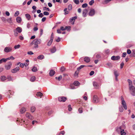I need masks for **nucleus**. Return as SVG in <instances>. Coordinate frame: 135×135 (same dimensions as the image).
<instances>
[{"instance_id": "obj_36", "label": "nucleus", "mask_w": 135, "mask_h": 135, "mask_svg": "<svg viewBox=\"0 0 135 135\" xmlns=\"http://www.w3.org/2000/svg\"><path fill=\"white\" fill-rule=\"evenodd\" d=\"M7 60H10V59L14 60L15 59V58L13 56H11L10 57L6 58Z\"/></svg>"}, {"instance_id": "obj_30", "label": "nucleus", "mask_w": 135, "mask_h": 135, "mask_svg": "<svg viewBox=\"0 0 135 135\" xmlns=\"http://www.w3.org/2000/svg\"><path fill=\"white\" fill-rule=\"evenodd\" d=\"M77 18V17H72L71 18H70V22H72V21L73 20L74 21L75 20H76Z\"/></svg>"}, {"instance_id": "obj_19", "label": "nucleus", "mask_w": 135, "mask_h": 135, "mask_svg": "<svg viewBox=\"0 0 135 135\" xmlns=\"http://www.w3.org/2000/svg\"><path fill=\"white\" fill-rule=\"evenodd\" d=\"M55 73V71L53 70H51L50 71L49 75L50 76H52L54 75Z\"/></svg>"}, {"instance_id": "obj_12", "label": "nucleus", "mask_w": 135, "mask_h": 135, "mask_svg": "<svg viewBox=\"0 0 135 135\" xmlns=\"http://www.w3.org/2000/svg\"><path fill=\"white\" fill-rule=\"evenodd\" d=\"M12 66V63L11 62H9L7 65H5V68L7 70L9 69Z\"/></svg>"}, {"instance_id": "obj_33", "label": "nucleus", "mask_w": 135, "mask_h": 135, "mask_svg": "<svg viewBox=\"0 0 135 135\" xmlns=\"http://www.w3.org/2000/svg\"><path fill=\"white\" fill-rule=\"evenodd\" d=\"M19 14V12L18 11H17L15 13L14 15V16L15 17L17 16H18Z\"/></svg>"}, {"instance_id": "obj_49", "label": "nucleus", "mask_w": 135, "mask_h": 135, "mask_svg": "<svg viewBox=\"0 0 135 135\" xmlns=\"http://www.w3.org/2000/svg\"><path fill=\"white\" fill-rule=\"evenodd\" d=\"M7 79L8 81H11L12 80V78L10 76H8L7 77Z\"/></svg>"}, {"instance_id": "obj_21", "label": "nucleus", "mask_w": 135, "mask_h": 135, "mask_svg": "<svg viewBox=\"0 0 135 135\" xmlns=\"http://www.w3.org/2000/svg\"><path fill=\"white\" fill-rule=\"evenodd\" d=\"M25 15L27 20H29L31 18L30 15L28 14H25Z\"/></svg>"}, {"instance_id": "obj_56", "label": "nucleus", "mask_w": 135, "mask_h": 135, "mask_svg": "<svg viewBox=\"0 0 135 135\" xmlns=\"http://www.w3.org/2000/svg\"><path fill=\"white\" fill-rule=\"evenodd\" d=\"M131 50L129 49H128L127 51V52L128 54H130L131 53Z\"/></svg>"}, {"instance_id": "obj_51", "label": "nucleus", "mask_w": 135, "mask_h": 135, "mask_svg": "<svg viewBox=\"0 0 135 135\" xmlns=\"http://www.w3.org/2000/svg\"><path fill=\"white\" fill-rule=\"evenodd\" d=\"M43 13H40L39 15H38L39 17L42 18L43 16Z\"/></svg>"}, {"instance_id": "obj_15", "label": "nucleus", "mask_w": 135, "mask_h": 135, "mask_svg": "<svg viewBox=\"0 0 135 135\" xmlns=\"http://www.w3.org/2000/svg\"><path fill=\"white\" fill-rule=\"evenodd\" d=\"M26 117L28 119H32V117L29 113H27L26 114Z\"/></svg>"}, {"instance_id": "obj_23", "label": "nucleus", "mask_w": 135, "mask_h": 135, "mask_svg": "<svg viewBox=\"0 0 135 135\" xmlns=\"http://www.w3.org/2000/svg\"><path fill=\"white\" fill-rule=\"evenodd\" d=\"M26 109L24 108H22L20 110V112L21 113H23L26 111Z\"/></svg>"}, {"instance_id": "obj_5", "label": "nucleus", "mask_w": 135, "mask_h": 135, "mask_svg": "<svg viewBox=\"0 0 135 135\" xmlns=\"http://www.w3.org/2000/svg\"><path fill=\"white\" fill-rule=\"evenodd\" d=\"M79 83L78 81H75L73 83V84H71V85L70 87L72 89H75V87L73 86L74 85H75V86H77L79 85Z\"/></svg>"}, {"instance_id": "obj_14", "label": "nucleus", "mask_w": 135, "mask_h": 135, "mask_svg": "<svg viewBox=\"0 0 135 135\" xmlns=\"http://www.w3.org/2000/svg\"><path fill=\"white\" fill-rule=\"evenodd\" d=\"M95 13L94 10L93 9H90L89 14L90 16H92L94 15Z\"/></svg>"}, {"instance_id": "obj_42", "label": "nucleus", "mask_w": 135, "mask_h": 135, "mask_svg": "<svg viewBox=\"0 0 135 135\" xmlns=\"http://www.w3.org/2000/svg\"><path fill=\"white\" fill-rule=\"evenodd\" d=\"M72 8V5L71 4H70L69 5L68 7V9L69 10H71Z\"/></svg>"}, {"instance_id": "obj_18", "label": "nucleus", "mask_w": 135, "mask_h": 135, "mask_svg": "<svg viewBox=\"0 0 135 135\" xmlns=\"http://www.w3.org/2000/svg\"><path fill=\"white\" fill-rule=\"evenodd\" d=\"M16 30L19 33H21L22 31V28L20 27H18L16 28Z\"/></svg>"}, {"instance_id": "obj_25", "label": "nucleus", "mask_w": 135, "mask_h": 135, "mask_svg": "<svg viewBox=\"0 0 135 135\" xmlns=\"http://www.w3.org/2000/svg\"><path fill=\"white\" fill-rule=\"evenodd\" d=\"M36 79V77L35 76H32L30 79V81L32 82H33Z\"/></svg>"}, {"instance_id": "obj_9", "label": "nucleus", "mask_w": 135, "mask_h": 135, "mask_svg": "<svg viewBox=\"0 0 135 135\" xmlns=\"http://www.w3.org/2000/svg\"><path fill=\"white\" fill-rule=\"evenodd\" d=\"M12 48L11 47H6L4 49V51L7 52L11 51L12 50Z\"/></svg>"}, {"instance_id": "obj_17", "label": "nucleus", "mask_w": 135, "mask_h": 135, "mask_svg": "<svg viewBox=\"0 0 135 135\" xmlns=\"http://www.w3.org/2000/svg\"><path fill=\"white\" fill-rule=\"evenodd\" d=\"M43 94L41 93L40 92H38L36 94V96L37 97H36L37 98H38V97H40V98H41V97L42 96Z\"/></svg>"}, {"instance_id": "obj_50", "label": "nucleus", "mask_w": 135, "mask_h": 135, "mask_svg": "<svg viewBox=\"0 0 135 135\" xmlns=\"http://www.w3.org/2000/svg\"><path fill=\"white\" fill-rule=\"evenodd\" d=\"M65 70V68L64 67H62L60 69V70L62 71H63Z\"/></svg>"}, {"instance_id": "obj_2", "label": "nucleus", "mask_w": 135, "mask_h": 135, "mask_svg": "<svg viewBox=\"0 0 135 135\" xmlns=\"http://www.w3.org/2000/svg\"><path fill=\"white\" fill-rule=\"evenodd\" d=\"M41 40L40 39L36 38L34 40L33 42L34 44V47L35 48H37L38 47V45L41 44Z\"/></svg>"}, {"instance_id": "obj_52", "label": "nucleus", "mask_w": 135, "mask_h": 135, "mask_svg": "<svg viewBox=\"0 0 135 135\" xmlns=\"http://www.w3.org/2000/svg\"><path fill=\"white\" fill-rule=\"evenodd\" d=\"M94 71H91L90 72L89 75L91 76L92 75L94 74Z\"/></svg>"}, {"instance_id": "obj_46", "label": "nucleus", "mask_w": 135, "mask_h": 135, "mask_svg": "<svg viewBox=\"0 0 135 135\" xmlns=\"http://www.w3.org/2000/svg\"><path fill=\"white\" fill-rule=\"evenodd\" d=\"M94 1L93 0H92L89 2V4L90 5H92L94 3Z\"/></svg>"}, {"instance_id": "obj_6", "label": "nucleus", "mask_w": 135, "mask_h": 135, "mask_svg": "<svg viewBox=\"0 0 135 135\" xmlns=\"http://www.w3.org/2000/svg\"><path fill=\"white\" fill-rule=\"evenodd\" d=\"M93 86L96 88H99L101 85L100 83H98L96 82H94L93 83Z\"/></svg>"}, {"instance_id": "obj_16", "label": "nucleus", "mask_w": 135, "mask_h": 135, "mask_svg": "<svg viewBox=\"0 0 135 135\" xmlns=\"http://www.w3.org/2000/svg\"><path fill=\"white\" fill-rule=\"evenodd\" d=\"M84 61L86 62H89L90 61V58L88 57H86L84 58Z\"/></svg>"}, {"instance_id": "obj_61", "label": "nucleus", "mask_w": 135, "mask_h": 135, "mask_svg": "<svg viewBox=\"0 0 135 135\" xmlns=\"http://www.w3.org/2000/svg\"><path fill=\"white\" fill-rule=\"evenodd\" d=\"M124 64L123 62H122L120 64V68H122L124 66Z\"/></svg>"}, {"instance_id": "obj_22", "label": "nucleus", "mask_w": 135, "mask_h": 135, "mask_svg": "<svg viewBox=\"0 0 135 135\" xmlns=\"http://www.w3.org/2000/svg\"><path fill=\"white\" fill-rule=\"evenodd\" d=\"M7 59L3 58L0 60V64L3 62H5L7 61Z\"/></svg>"}, {"instance_id": "obj_62", "label": "nucleus", "mask_w": 135, "mask_h": 135, "mask_svg": "<svg viewBox=\"0 0 135 135\" xmlns=\"http://www.w3.org/2000/svg\"><path fill=\"white\" fill-rule=\"evenodd\" d=\"M32 1V0H30L29 1H28L27 2V4L28 5H29L30 4V3Z\"/></svg>"}, {"instance_id": "obj_64", "label": "nucleus", "mask_w": 135, "mask_h": 135, "mask_svg": "<svg viewBox=\"0 0 135 135\" xmlns=\"http://www.w3.org/2000/svg\"><path fill=\"white\" fill-rule=\"evenodd\" d=\"M61 30L60 29H58L57 30V32L58 33H61Z\"/></svg>"}, {"instance_id": "obj_10", "label": "nucleus", "mask_w": 135, "mask_h": 135, "mask_svg": "<svg viewBox=\"0 0 135 135\" xmlns=\"http://www.w3.org/2000/svg\"><path fill=\"white\" fill-rule=\"evenodd\" d=\"M20 70L19 67H17L14 69L11 70V72L13 73H15L18 71Z\"/></svg>"}, {"instance_id": "obj_38", "label": "nucleus", "mask_w": 135, "mask_h": 135, "mask_svg": "<svg viewBox=\"0 0 135 135\" xmlns=\"http://www.w3.org/2000/svg\"><path fill=\"white\" fill-rule=\"evenodd\" d=\"M62 77L61 75H60L57 78V77H56V79L60 81L61 80L62 78Z\"/></svg>"}, {"instance_id": "obj_54", "label": "nucleus", "mask_w": 135, "mask_h": 135, "mask_svg": "<svg viewBox=\"0 0 135 135\" xmlns=\"http://www.w3.org/2000/svg\"><path fill=\"white\" fill-rule=\"evenodd\" d=\"M60 30L62 31H64L65 30V27H61L60 28Z\"/></svg>"}, {"instance_id": "obj_53", "label": "nucleus", "mask_w": 135, "mask_h": 135, "mask_svg": "<svg viewBox=\"0 0 135 135\" xmlns=\"http://www.w3.org/2000/svg\"><path fill=\"white\" fill-rule=\"evenodd\" d=\"M119 111L120 112H122L123 110V109L122 107H120L119 108Z\"/></svg>"}, {"instance_id": "obj_60", "label": "nucleus", "mask_w": 135, "mask_h": 135, "mask_svg": "<svg viewBox=\"0 0 135 135\" xmlns=\"http://www.w3.org/2000/svg\"><path fill=\"white\" fill-rule=\"evenodd\" d=\"M19 38L21 40H23L24 39L23 37L21 36H19Z\"/></svg>"}, {"instance_id": "obj_20", "label": "nucleus", "mask_w": 135, "mask_h": 135, "mask_svg": "<svg viewBox=\"0 0 135 135\" xmlns=\"http://www.w3.org/2000/svg\"><path fill=\"white\" fill-rule=\"evenodd\" d=\"M16 20L17 22L20 23L21 22L22 19L21 17H18L16 18Z\"/></svg>"}, {"instance_id": "obj_24", "label": "nucleus", "mask_w": 135, "mask_h": 135, "mask_svg": "<svg viewBox=\"0 0 135 135\" xmlns=\"http://www.w3.org/2000/svg\"><path fill=\"white\" fill-rule=\"evenodd\" d=\"M44 58V56L43 55H40L37 57V59L40 60Z\"/></svg>"}, {"instance_id": "obj_44", "label": "nucleus", "mask_w": 135, "mask_h": 135, "mask_svg": "<svg viewBox=\"0 0 135 135\" xmlns=\"http://www.w3.org/2000/svg\"><path fill=\"white\" fill-rule=\"evenodd\" d=\"M68 109L69 111H71L72 110V108L71 107V105H69L68 106Z\"/></svg>"}, {"instance_id": "obj_7", "label": "nucleus", "mask_w": 135, "mask_h": 135, "mask_svg": "<svg viewBox=\"0 0 135 135\" xmlns=\"http://www.w3.org/2000/svg\"><path fill=\"white\" fill-rule=\"evenodd\" d=\"M58 99L60 102H65L67 98L65 97H59Z\"/></svg>"}, {"instance_id": "obj_28", "label": "nucleus", "mask_w": 135, "mask_h": 135, "mask_svg": "<svg viewBox=\"0 0 135 135\" xmlns=\"http://www.w3.org/2000/svg\"><path fill=\"white\" fill-rule=\"evenodd\" d=\"M52 37H51V38H50V40L48 42V43H47V45L48 46H50L51 45V44L52 42V41H53V40H52Z\"/></svg>"}, {"instance_id": "obj_1", "label": "nucleus", "mask_w": 135, "mask_h": 135, "mask_svg": "<svg viewBox=\"0 0 135 135\" xmlns=\"http://www.w3.org/2000/svg\"><path fill=\"white\" fill-rule=\"evenodd\" d=\"M126 128V126L124 125H122L118 128L117 130L120 131L121 135H126V133L124 131V129Z\"/></svg>"}, {"instance_id": "obj_34", "label": "nucleus", "mask_w": 135, "mask_h": 135, "mask_svg": "<svg viewBox=\"0 0 135 135\" xmlns=\"http://www.w3.org/2000/svg\"><path fill=\"white\" fill-rule=\"evenodd\" d=\"M21 47V46L20 45H15L14 46V48L15 49H17L20 48Z\"/></svg>"}, {"instance_id": "obj_55", "label": "nucleus", "mask_w": 135, "mask_h": 135, "mask_svg": "<svg viewBox=\"0 0 135 135\" xmlns=\"http://www.w3.org/2000/svg\"><path fill=\"white\" fill-rule=\"evenodd\" d=\"M46 18L45 17H43L41 20V21L42 22H44L46 20Z\"/></svg>"}, {"instance_id": "obj_37", "label": "nucleus", "mask_w": 135, "mask_h": 135, "mask_svg": "<svg viewBox=\"0 0 135 135\" xmlns=\"http://www.w3.org/2000/svg\"><path fill=\"white\" fill-rule=\"evenodd\" d=\"M78 111L80 113H82L83 112V109L82 108H80L78 109Z\"/></svg>"}, {"instance_id": "obj_4", "label": "nucleus", "mask_w": 135, "mask_h": 135, "mask_svg": "<svg viewBox=\"0 0 135 135\" xmlns=\"http://www.w3.org/2000/svg\"><path fill=\"white\" fill-rule=\"evenodd\" d=\"M121 99L122 100V104L124 108L126 110L127 109V107L126 105V103L124 100L123 97V96H121Z\"/></svg>"}, {"instance_id": "obj_48", "label": "nucleus", "mask_w": 135, "mask_h": 135, "mask_svg": "<svg viewBox=\"0 0 135 135\" xmlns=\"http://www.w3.org/2000/svg\"><path fill=\"white\" fill-rule=\"evenodd\" d=\"M44 14L45 15H48L49 14V13L47 12H44Z\"/></svg>"}, {"instance_id": "obj_59", "label": "nucleus", "mask_w": 135, "mask_h": 135, "mask_svg": "<svg viewBox=\"0 0 135 135\" xmlns=\"http://www.w3.org/2000/svg\"><path fill=\"white\" fill-rule=\"evenodd\" d=\"M31 25L30 24V23H28L27 24V27L28 28H29L30 27Z\"/></svg>"}, {"instance_id": "obj_41", "label": "nucleus", "mask_w": 135, "mask_h": 135, "mask_svg": "<svg viewBox=\"0 0 135 135\" xmlns=\"http://www.w3.org/2000/svg\"><path fill=\"white\" fill-rule=\"evenodd\" d=\"M127 81L129 83V85L130 86L132 84V81L129 79H128Z\"/></svg>"}, {"instance_id": "obj_8", "label": "nucleus", "mask_w": 135, "mask_h": 135, "mask_svg": "<svg viewBox=\"0 0 135 135\" xmlns=\"http://www.w3.org/2000/svg\"><path fill=\"white\" fill-rule=\"evenodd\" d=\"M93 101L94 103H97L98 102L99 99L97 95L94 96Z\"/></svg>"}, {"instance_id": "obj_11", "label": "nucleus", "mask_w": 135, "mask_h": 135, "mask_svg": "<svg viewBox=\"0 0 135 135\" xmlns=\"http://www.w3.org/2000/svg\"><path fill=\"white\" fill-rule=\"evenodd\" d=\"M120 57L119 56H113L111 57V59L113 60H117L119 59Z\"/></svg>"}, {"instance_id": "obj_57", "label": "nucleus", "mask_w": 135, "mask_h": 135, "mask_svg": "<svg viewBox=\"0 0 135 135\" xmlns=\"http://www.w3.org/2000/svg\"><path fill=\"white\" fill-rule=\"evenodd\" d=\"M33 30L34 31H36L38 30V28L37 27H35L34 28Z\"/></svg>"}, {"instance_id": "obj_35", "label": "nucleus", "mask_w": 135, "mask_h": 135, "mask_svg": "<svg viewBox=\"0 0 135 135\" xmlns=\"http://www.w3.org/2000/svg\"><path fill=\"white\" fill-rule=\"evenodd\" d=\"M114 74L115 75L116 78H117L118 76V74L117 71H115L114 72Z\"/></svg>"}, {"instance_id": "obj_29", "label": "nucleus", "mask_w": 135, "mask_h": 135, "mask_svg": "<svg viewBox=\"0 0 135 135\" xmlns=\"http://www.w3.org/2000/svg\"><path fill=\"white\" fill-rule=\"evenodd\" d=\"M32 70L33 72H36L37 71V70L36 67L34 66L32 69Z\"/></svg>"}, {"instance_id": "obj_47", "label": "nucleus", "mask_w": 135, "mask_h": 135, "mask_svg": "<svg viewBox=\"0 0 135 135\" xmlns=\"http://www.w3.org/2000/svg\"><path fill=\"white\" fill-rule=\"evenodd\" d=\"M87 4L86 3H85L82 5V7L83 8H85L87 7Z\"/></svg>"}, {"instance_id": "obj_43", "label": "nucleus", "mask_w": 135, "mask_h": 135, "mask_svg": "<svg viewBox=\"0 0 135 135\" xmlns=\"http://www.w3.org/2000/svg\"><path fill=\"white\" fill-rule=\"evenodd\" d=\"M86 66L84 65H82L80 66V67H79L78 68V70H79L81 69V68H83L85 66Z\"/></svg>"}, {"instance_id": "obj_32", "label": "nucleus", "mask_w": 135, "mask_h": 135, "mask_svg": "<svg viewBox=\"0 0 135 135\" xmlns=\"http://www.w3.org/2000/svg\"><path fill=\"white\" fill-rule=\"evenodd\" d=\"M27 121L26 120H23V119H22L20 121V123H22L23 124V123H25L26 124H27V123H26V122Z\"/></svg>"}, {"instance_id": "obj_27", "label": "nucleus", "mask_w": 135, "mask_h": 135, "mask_svg": "<svg viewBox=\"0 0 135 135\" xmlns=\"http://www.w3.org/2000/svg\"><path fill=\"white\" fill-rule=\"evenodd\" d=\"M1 79L2 81H3L6 79V77L4 76H2L1 78Z\"/></svg>"}, {"instance_id": "obj_3", "label": "nucleus", "mask_w": 135, "mask_h": 135, "mask_svg": "<svg viewBox=\"0 0 135 135\" xmlns=\"http://www.w3.org/2000/svg\"><path fill=\"white\" fill-rule=\"evenodd\" d=\"M129 88L131 94L133 95H135V88L134 87L131 85L129 86Z\"/></svg>"}, {"instance_id": "obj_45", "label": "nucleus", "mask_w": 135, "mask_h": 135, "mask_svg": "<svg viewBox=\"0 0 135 135\" xmlns=\"http://www.w3.org/2000/svg\"><path fill=\"white\" fill-rule=\"evenodd\" d=\"M74 2L76 4H78L79 3V1L78 0H74Z\"/></svg>"}, {"instance_id": "obj_13", "label": "nucleus", "mask_w": 135, "mask_h": 135, "mask_svg": "<svg viewBox=\"0 0 135 135\" xmlns=\"http://www.w3.org/2000/svg\"><path fill=\"white\" fill-rule=\"evenodd\" d=\"M88 12V10L86 9H84L83 11V17H85L86 16V14Z\"/></svg>"}, {"instance_id": "obj_40", "label": "nucleus", "mask_w": 135, "mask_h": 135, "mask_svg": "<svg viewBox=\"0 0 135 135\" xmlns=\"http://www.w3.org/2000/svg\"><path fill=\"white\" fill-rule=\"evenodd\" d=\"M65 30H67L68 31L70 30V29L71 27L69 26H66L65 27Z\"/></svg>"}, {"instance_id": "obj_31", "label": "nucleus", "mask_w": 135, "mask_h": 135, "mask_svg": "<svg viewBox=\"0 0 135 135\" xmlns=\"http://www.w3.org/2000/svg\"><path fill=\"white\" fill-rule=\"evenodd\" d=\"M35 107L34 106H32L31 108V111L32 112H34L35 110Z\"/></svg>"}, {"instance_id": "obj_58", "label": "nucleus", "mask_w": 135, "mask_h": 135, "mask_svg": "<svg viewBox=\"0 0 135 135\" xmlns=\"http://www.w3.org/2000/svg\"><path fill=\"white\" fill-rule=\"evenodd\" d=\"M126 52H123V55H122V57H125L126 55Z\"/></svg>"}, {"instance_id": "obj_39", "label": "nucleus", "mask_w": 135, "mask_h": 135, "mask_svg": "<svg viewBox=\"0 0 135 135\" xmlns=\"http://www.w3.org/2000/svg\"><path fill=\"white\" fill-rule=\"evenodd\" d=\"M65 133V132L63 131H61L59 134L57 135H63Z\"/></svg>"}, {"instance_id": "obj_63", "label": "nucleus", "mask_w": 135, "mask_h": 135, "mask_svg": "<svg viewBox=\"0 0 135 135\" xmlns=\"http://www.w3.org/2000/svg\"><path fill=\"white\" fill-rule=\"evenodd\" d=\"M20 66L21 68H23L24 67V65L22 63H21L20 64Z\"/></svg>"}, {"instance_id": "obj_26", "label": "nucleus", "mask_w": 135, "mask_h": 135, "mask_svg": "<svg viewBox=\"0 0 135 135\" xmlns=\"http://www.w3.org/2000/svg\"><path fill=\"white\" fill-rule=\"evenodd\" d=\"M51 52L52 53H54L56 51V49L55 47H54L50 49Z\"/></svg>"}]
</instances>
